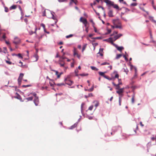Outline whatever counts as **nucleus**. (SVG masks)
Returning a JSON list of instances; mask_svg holds the SVG:
<instances>
[{
  "label": "nucleus",
  "instance_id": "nucleus-1",
  "mask_svg": "<svg viewBox=\"0 0 156 156\" xmlns=\"http://www.w3.org/2000/svg\"><path fill=\"white\" fill-rule=\"evenodd\" d=\"M70 78L69 76H68L67 78H66L64 80L65 83L69 86H71L73 84V82L69 79Z\"/></svg>",
  "mask_w": 156,
  "mask_h": 156
},
{
  "label": "nucleus",
  "instance_id": "nucleus-2",
  "mask_svg": "<svg viewBox=\"0 0 156 156\" xmlns=\"http://www.w3.org/2000/svg\"><path fill=\"white\" fill-rule=\"evenodd\" d=\"M114 73H115V76L114 77H110L109 76H105V78L107 79V80H114L115 78H118L119 77V75L117 73V72H114Z\"/></svg>",
  "mask_w": 156,
  "mask_h": 156
},
{
  "label": "nucleus",
  "instance_id": "nucleus-3",
  "mask_svg": "<svg viewBox=\"0 0 156 156\" xmlns=\"http://www.w3.org/2000/svg\"><path fill=\"white\" fill-rule=\"evenodd\" d=\"M124 88H121L116 91V93L119 94V97H120L121 98H122L123 95V93L124 92Z\"/></svg>",
  "mask_w": 156,
  "mask_h": 156
},
{
  "label": "nucleus",
  "instance_id": "nucleus-4",
  "mask_svg": "<svg viewBox=\"0 0 156 156\" xmlns=\"http://www.w3.org/2000/svg\"><path fill=\"white\" fill-rule=\"evenodd\" d=\"M80 21L84 24L85 27H86L87 22L86 19H83V17H81L80 19Z\"/></svg>",
  "mask_w": 156,
  "mask_h": 156
},
{
  "label": "nucleus",
  "instance_id": "nucleus-5",
  "mask_svg": "<svg viewBox=\"0 0 156 156\" xmlns=\"http://www.w3.org/2000/svg\"><path fill=\"white\" fill-rule=\"evenodd\" d=\"M103 1L106 3L107 5H108L109 6H112L113 5V2L109 0H103Z\"/></svg>",
  "mask_w": 156,
  "mask_h": 156
},
{
  "label": "nucleus",
  "instance_id": "nucleus-6",
  "mask_svg": "<svg viewBox=\"0 0 156 156\" xmlns=\"http://www.w3.org/2000/svg\"><path fill=\"white\" fill-rule=\"evenodd\" d=\"M73 54L74 56H76L77 58H80V55H79L77 52V51L76 48H74L73 51Z\"/></svg>",
  "mask_w": 156,
  "mask_h": 156
},
{
  "label": "nucleus",
  "instance_id": "nucleus-7",
  "mask_svg": "<svg viewBox=\"0 0 156 156\" xmlns=\"http://www.w3.org/2000/svg\"><path fill=\"white\" fill-rule=\"evenodd\" d=\"M122 36V34H119L113 37V41H115L117 39H119V37Z\"/></svg>",
  "mask_w": 156,
  "mask_h": 156
},
{
  "label": "nucleus",
  "instance_id": "nucleus-8",
  "mask_svg": "<svg viewBox=\"0 0 156 156\" xmlns=\"http://www.w3.org/2000/svg\"><path fill=\"white\" fill-rule=\"evenodd\" d=\"M34 101L36 105L37 106L38 105L39 103L38 97H36L34 98Z\"/></svg>",
  "mask_w": 156,
  "mask_h": 156
},
{
  "label": "nucleus",
  "instance_id": "nucleus-9",
  "mask_svg": "<svg viewBox=\"0 0 156 156\" xmlns=\"http://www.w3.org/2000/svg\"><path fill=\"white\" fill-rule=\"evenodd\" d=\"M105 41H107L108 42L111 43L112 44H114L113 41V37H109L107 39L105 40Z\"/></svg>",
  "mask_w": 156,
  "mask_h": 156
},
{
  "label": "nucleus",
  "instance_id": "nucleus-10",
  "mask_svg": "<svg viewBox=\"0 0 156 156\" xmlns=\"http://www.w3.org/2000/svg\"><path fill=\"white\" fill-rule=\"evenodd\" d=\"M20 42V39L17 37H16L14 39V41H13V43L16 44H17L19 43Z\"/></svg>",
  "mask_w": 156,
  "mask_h": 156
},
{
  "label": "nucleus",
  "instance_id": "nucleus-11",
  "mask_svg": "<svg viewBox=\"0 0 156 156\" xmlns=\"http://www.w3.org/2000/svg\"><path fill=\"white\" fill-rule=\"evenodd\" d=\"M108 15L109 17H113L114 16L113 15V11L111 10H109L108 12Z\"/></svg>",
  "mask_w": 156,
  "mask_h": 156
},
{
  "label": "nucleus",
  "instance_id": "nucleus-12",
  "mask_svg": "<svg viewBox=\"0 0 156 156\" xmlns=\"http://www.w3.org/2000/svg\"><path fill=\"white\" fill-rule=\"evenodd\" d=\"M112 83L114 86L116 87V89L118 90H119V89H120V86H119V84H115L114 82H113Z\"/></svg>",
  "mask_w": 156,
  "mask_h": 156
},
{
  "label": "nucleus",
  "instance_id": "nucleus-13",
  "mask_svg": "<svg viewBox=\"0 0 156 156\" xmlns=\"http://www.w3.org/2000/svg\"><path fill=\"white\" fill-rule=\"evenodd\" d=\"M33 57L34 58H35V61H37L39 58V56L37 53L35 54L34 55Z\"/></svg>",
  "mask_w": 156,
  "mask_h": 156
},
{
  "label": "nucleus",
  "instance_id": "nucleus-14",
  "mask_svg": "<svg viewBox=\"0 0 156 156\" xmlns=\"http://www.w3.org/2000/svg\"><path fill=\"white\" fill-rule=\"evenodd\" d=\"M112 22L114 25H115L119 22V21L118 20H112Z\"/></svg>",
  "mask_w": 156,
  "mask_h": 156
},
{
  "label": "nucleus",
  "instance_id": "nucleus-15",
  "mask_svg": "<svg viewBox=\"0 0 156 156\" xmlns=\"http://www.w3.org/2000/svg\"><path fill=\"white\" fill-rule=\"evenodd\" d=\"M112 6H113L114 8L117 9H119V7L118 5L117 4H114V2L113 3V5H112Z\"/></svg>",
  "mask_w": 156,
  "mask_h": 156
},
{
  "label": "nucleus",
  "instance_id": "nucleus-16",
  "mask_svg": "<svg viewBox=\"0 0 156 156\" xmlns=\"http://www.w3.org/2000/svg\"><path fill=\"white\" fill-rule=\"evenodd\" d=\"M58 64L60 65V67H64L65 65V62H59Z\"/></svg>",
  "mask_w": 156,
  "mask_h": 156
},
{
  "label": "nucleus",
  "instance_id": "nucleus-17",
  "mask_svg": "<svg viewBox=\"0 0 156 156\" xmlns=\"http://www.w3.org/2000/svg\"><path fill=\"white\" fill-rule=\"evenodd\" d=\"M16 8V5H13L12 6H11L10 7L9 9L10 10H11L12 9H15Z\"/></svg>",
  "mask_w": 156,
  "mask_h": 156
},
{
  "label": "nucleus",
  "instance_id": "nucleus-18",
  "mask_svg": "<svg viewBox=\"0 0 156 156\" xmlns=\"http://www.w3.org/2000/svg\"><path fill=\"white\" fill-rule=\"evenodd\" d=\"M122 56V55L121 54H117L115 57L116 59H118L120 58Z\"/></svg>",
  "mask_w": 156,
  "mask_h": 156
},
{
  "label": "nucleus",
  "instance_id": "nucleus-19",
  "mask_svg": "<svg viewBox=\"0 0 156 156\" xmlns=\"http://www.w3.org/2000/svg\"><path fill=\"white\" fill-rule=\"evenodd\" d=\"M116 48L117 50L120 51H121L123 49V48L122 47H117Z\"/></svg>",
  "mask_w": 156,
  "mask_h": 156
},
{
  "label": "nucleus",
  "instance_id": "nucleus-20",
  "mask_svg": "<svg viewBox=\"0 0 156 156\" xmlns=\"http://www.w3.org/2000/svg\"><path fill=\"white\" fill-rule=\"evenodd\" d=\"M115 28H118L119 29H122V26L121 24H119V25H117V24H116L115 25Z\"/></svg>",
  "mask_w": 156,
  "mask_h": 156
},
{
  "label": "nucleus",
  "instance_id": "nucleus-21",
  "mask_svg": "<svg viewBox=\"0 0 156 156\" xmlns=\"http://www.w3.org/2000/svg\"><path fill=\"white\" fill-rule=\"evenodd\" d=\"M99 74L100 75L103 76L104 78L105 76H106L105 75V73L102 72H99Z\"/></svg>",
  "mask_w": 156,
  "mask_h": 156
},
{
  "label": "nucleus",
  "instance_id": "nucleus-22",
  "mask_svg": "<svg viewBox=\"0 0 156 156\" xmlns=\"http://www.w3.org/2000/svg\"><path fill=\"white\" fill-rule=\"evenodd\" d=\"M94 103H95V106L97 107V106H98L99 104V102L98 101H95L94 102Z\"/></svg>",
  "mask_w": 156,
  "mask_h": 156
},
{
  "label": "nucleus",
  "instance_id": "nucleus-23",
  "mask_svg": "<svg viewBox=\"0 0 156 156\" xmlns=\"http://www.w3.org/2000/svg\"><path fill=\"white\" fill-rule=\"evenodd\" d=\"M123 69L124 70V71L125 72L126 74H127V73L129 72V70H128V69H127L126 67L125 68H124Z\"/></svg>",
  "mask_w": 156,
  "mask_h": 156
},
{
  "label": "nucleus",
  "instance_id": "nucleus-24",
  "mask_svg": "<svg viewBox=\"0 0 156 156\" xmlns=\"http://www.w3.org/2000/svg\"><path fill=\"white\" fill-rule=\"evenodd\" d=\"M109 64H110V63H109L106 62H103V63H101V66H102V65H109Z\"/></svg>",
  "mask_w": 156,
  "mask_h": 156
},
{
  "label": "nucleus",
  "instance_id": "nucleus-25",
  "mask_svg": "<svg viewBox=\"0 0 156 156\" xmlns=\"http://www.w3.org/2000/svg\"><path fill=\"white\" fill-rule=\"evenodd\" d=\"M33 98V97H30L28 98H26V99L28 101H32Z\"/></svg>",
  "mask_w": 156,
  "mask_h": 156
},
{
  "label": "nucleus",
  "instance_id": "nucleus-26",
  "mask_svg": "<svg viewBox=\"0 0 156 156\" xmlns=\"http://www.w3.org/2000/svg\"><path fill=\"white\" fill-rule=\"evenodd\" d=\"M3 52L5 53H7V48H6V47H4L3 48Z\"/></svg>",
  "mask_w": 156,
  "mask_h": 156
},
{
  "label": "nucleus",
  "instance_id": "nucleus-27",
  "mask_svg": "<svg viewBox=\"0 0 156 156\" xmlns=\"http://www.w3.org/2000/svg\"><path fill=\"white\" fill-rule=\"evenodd\" d=\"M71 2L70 3H71V2H74L76 5L77 4V0H71Z\"/></svg>",
  "mask_w": 156,
  "mask_h": 156
},
{
  "label": "nucleus",
  "instance_id": "nucleus-28",
  "mask_svg": "<svg viewBox=\"0 0 156 156\" xmlns=\"http://www.w3.org/2000/svg\"><path fill=\"white\" fill-rule=\"evenodd\" d=\"M131 102L132 103H134V94L131 99Z\"/></svg>",
  "mask_w": 156,
  "mask_h": 156
},
{
  "label": "nucleus",
  "instance_id": "nucleus-29",
  "mask_svg": "<svg viewBox=\"0 0 156 156\" xmlns=\"http://www.w3.org/2000/svg\"><path fill=\"white\" fill-rule=\"evenodd\" d=\"M91 68L92 69L95 70H98V69L96 67L94 66H91Z\"/></svg>",
  "mask_w": 156,
  "mask_h": 156
},
{
  "label": "nucleus",
  "instance_id": "nucleus-30",
  "mask_svg": "<svg viewBox=\"0 0 156 156\" xmlns=\"http://www.w3.org/2000/svg\"><path fill=\"white\" fill-rule=\"evenodd\" d=\"M78 72L79 71H78L77 69H76L75 70V74L76 76H78Z\"/></svg>",
  "mask_w": 156,
  "mask_h": 156
},
{
  "label": "nucleus",
  "instance_id": "nucleus-31",
  "mask_svg": "<svg viewBox=\"0 0 156 156\" xmlns=\"http://www.w3.org/2000/svg\"><path fill=\"white\" fill-rule=\"evenodd\" d=\"M77 126V125L76 124H74L70 128V129H72L76 127Z\"/></svg>",
  "mask_w": 156,
  "mask_h": 156
},
{
  "label": "nucleus",
  "instance_id": "nucleus-32",
  "mask_svg": "<svg viewBox=\"0 0 156 156\" xmlns=\"http://www.w3.org/2000/svg\"><path fill=\"white\" fill-rule=\"evenodd\" d=\"M94 88V86H93L90 88L88 90V91L90 92L92 91H93Z\"/></svg>",
  "mask_w": 156,
  "mask_h": 156
},
{
  "label": "nucleus",
  "instance_id": "nucleus-33",
  "mask_svg": "<svg viewBox=\"0 0 156 156\" xmlns=\"http://www.w3.org/2000/svg\"><path fill=\"white\" fill-rule=\"evenodd\" d=\"M23 74L22 73H20L19 78L22 79L23 76Z\"/></svg>",
  "mask_w": 156,
  "mask_h": 156
},
{
  "label": "nucleus",
  "instance_id": "nucleus-34",
  "mask_svg": "<svg viewBox=\"0 0 156 156\" xmlns=\"http://www.w3.org/2000/svg\"><path fill=\"white\" fill-rule=\"evenodd\" d=\"M122 101V99L120 97H119V105L120 106L121 105V103Z\"/></svg>",
  "mask_w": 156,
  "mask_h": 156
},
{
  "label": "nucleus",
  "instance_id": "nucleus-35",
  "mask_svg": "<svg viewBox=\"0 0 156 156\" xmlns=\"http://www.w3.org/2000/svg\"><path fill=\"white\" fill-rule=\"evenodd\" d=\"M137 5V3H132L130 5L132 6H134Z\"/></svg>",
  "mask_w": 156,
  "mask_h": 156
},
{
  "label": "nucleus",
  "instance_id": "nucleus-36",
  "mask_svg": "<svg viewBox=\"0 0 156 156\" xmlns=\"http://www.w3.org/2000/svg\"><path fill=\"white\" fill-rule=\"evenodd\" d=\"M118 33V32L116 31H114L113 33L111 34V36H113L115 34H117Z\"/></svg>",
  "mask_w": 156,
  "mask_h": 156
},
{
  "label": "nucleus",
  "instance_id": "nucleus-37",
  "mask_svg": "<svg viewBox=\"0 0 156 156\" xmlns=\"http://www.w3.org/2000/svg\"><path fill=\"white\" fill-rule=\"evenodd\" d=\"M86 46H87V44H85V45H84L83 47V48H82V51L83 52V51L85 50V48H86Z\"/></svg>",
  "mask_w": 156,
  "mask_h": 156
},
{
  "label": "nucleus",
  "instance_id": "nucleus-38",
  "mask_svg": "<svg viewBox=\"0 0 156 156\" xmlns=\"http://www.w3.org/2000/svg\"><path fill=\"white\" fill-rule=\"evenodd\" d=\"M73 34H70L69 35H67L66 36V37L67 38H68L69 37H72L73 36Z\"/></svg>",
  "mask_w": 156,
  "mask_h": 156
},
{
  "label": "nucleus",
  "instance_id": "nucleus-39",
  "mask_svg": "<svg viewBox=\"0 0 156 156\" xmlns=\"http://www.w3.org/2000/svg\"><path fill=\"white\" fill-rule=\"evenodd\" d=\"M52 83L51 82H49V83L50 84V86H51V87H53V86H54V84H55L53 82V81H52Z\"/></svg>",
  "mask_w": 156,
  "mask_h": 156
},
{
  "label": "nucleus",
  "instance_id": "nucleus-40",
  "mask_svg": "<svg viewBox=\"0 0 156 156\" xmlns=\"http://www.w3.org/2000/svg\"><path fill=\"white\" fill-rule=\"evenodd\" d=\"M30 94H33V95L34 97V98H35L36 97H38L37 96V94L35 93H31Z\"/></svg>",
  "mask_w": 156,
  "mask_h": 156
},
{
  "label": "nucleus",
  "instance_id": "nucleus-41",
  "mask_svg": "<svg viewBox=\"0 0 156 156\" xmlns=\"http://www.w3.org/2000/svg\"><path fill=\"white\" fill-rule=\"evenodd\" d=\"M63 60L64 59H62L60 57V59L58 61V63H59V62H65L64 61H63Z\"/></svg>",
  "mask_w": 156,
  "mask_h": 156
},
{
  "label": "nucleus",
  "instance_id": "nucleus-42",
  "mask_svg": "<svg viewBox=\"0 0 156 156\" xmlns=\"http://www.w3.org/2000/svg\"><path fill=\"white\" fill-rule=\"evenodd\" d=\"M118 81H119V83H118V84H119V85H120L122 84V82H121V80L119 79V78H118Z\"/></svg>",
  "mask_w": 156,
  "mask_h": 156
},
{
  "label": "nucleus",
  "instance_id": "nucleus-43",
  "mask_svg": "<svg viewBox=\"0 0 156 156\" xmlns=\"http://www.w3.org/2000/svg\"><path fill=\"white\" fill-rule=\"evenodd\" d=\"M22 79L20 78H18V82L19 83V84H20V83H21V80H22Z\"/></svg>",
  "mask_w": 156,
  "mask_h": 156
},
{
  "label": "nucleus",
  "instance_id": "nucleus-44",
  "mask_svg": "<svg viewBox=\"0 0 156 156\" xmlns=\"http://www.w3.org/2000/svg\"><path fill=\"white\" fill-rule=\"evenodd\" d=\"M5 62L7 63L9 65H11L12 63V62H11L8 61L6 60Z\"/></svg>",
  "mask_w": 156,
  "mask_h": 156
},
{
  "label": "nucleus",
  "instance_id": "nucleus-45",
  "mask_svg": "<svg viewBox=\"0 0 156 156\" xmlns=\"http://www.w3.org/2000/svg\"><path fill=\"white\" fill-rule=\"evenodd\" d=\"M93 108V106L91 105L89 108L88 110L91 111L92 110Z\"/></svg>",
  "mask_w": 156,
  "mask_h": 156
},
{
  "label": "nucleus",
  "instance_id": "nucleus-46",
  "mask_svg": "<svg viewBox=\"0 0 156 156\" xmlns=\"http://www.w3.org/2000/svg\"><path fill=\"white\" fill-rule=\"evenodd\" d=\"M41 26L42 27H43V29L45 28V25L43 23H41Z\"/></svg>",
  "mask_w": 156,
  "mask_h": 156
},
{
  "label": "nucleus",
  "instance_id": "nucleus-47",
  "mask_svg": "<svg viewBox=\"0 0 156 156\" xmlns=\"http://www.w3.org/2000/svg\"><path fill=\"white\" fill-rule=\"evenodd\" d=\"M56 85L58 86H61L65 85V84L63 83H58Z\"/></svg>",
  "mask_w": 156,
  "mask_h": 156
},
{
  "label": "nucleus",
  "instance_id": "nucleus-48",
  "mask_svg": "<svg viewBox=\"0 0 156 156\" xmlns=\"http://www.w3.org/2000/svg\"><path fill=\"white\" fill-rule=\"evenodd\" d=\"M5 11L6 12H8L9 11V9L8 8L6 7H5Z\"/></svg>",
  "mask_w": 156,
  "mask_h": 156
},
{
  "label": "nucleus",
  "instance_id": "nucleus-49",
  "mask_svg": "<svg viewBox=\"0 0 156 156\" xmlns=\"http://www.w3.org/2000/svg\"><path fill=\"white\" fill-rule=\"evenodd\" d=\"M137 73H135V74H134V75L133 78H136L137 76Z\"/></svg>",
  "mask_w": 156,
  "mask_h": 156
},
{
  "label": "nucleus",
  "instance_id": "nucleus-50",
  "mask_svg": "<svg viewBox=\"0 0 156 156\" xmlns=\"http://www.w3.org/2000/svg\"><path fill=\"white\" fill-rule=\"evenodd\" d=\"M103 48H100L99 49V52H103Z\"/></svg>",
  "mask_w": 156,
  "mask_h": 156
},
{
  "label": "nucleus",
  "instance_id": "nucleus-51",
  "mask_svg": "<svg viewBox=\"0 0 156 156\" xmlns=\"http://www.w3.org/2000/svg\"><path fill=\"white\" fill-rule=\"evenodd\" d=\"M5 34V33L3 34L2 36V37L3 39H5L6 38Z\"/></svg>",
  "mask_w": 156,
  "mask_h": 156
},
{
  "label": "nucleus",
  "instance_id": "nucleus-52",
  "mask_svg": "<svg viewBox=\"0 0 156 156\" xmlns=\"http://www.w3.org/2000/svg\"><path fill=\"white\" fill-rule=\"evenodd\" d=\"M88 75V74H80V75L81 76H87Z\"/></svg>",
  "mask_w": 156,
  "mask_h": 156
},
{
  "label": "nucleus",
  "instance_id": "nucleus-53",
  "mask_svg": "<svg viewBox=\"0 0 156 156\" xmlns=\"http://www.w3.org/2000/svg\"><path fill=\"white\" fill-rule=\"evenodd\" d=\"M30 86V85H23L22 87H29Z\"/></svg>",
  "mask_w": 156,
  "mask_h": 156
},
{
  "label": "nucleus",
  "instance_id": "nucleus-54",
  "mask_svg": "<svg viewBox=\"0 0 156 156\" xmlns=\"http://www.w3.org/2000/svg\"><path fill=\"white\" fill-rule=\"evenodd\" d=\"M60 57L61 58H62V59H65L66 58V57H65L64 56H62Z\"/></svg>",
  "mask_w": 156,
  "mask_h": 156
},
{
  "label": "nucleus",
  "instance_id": "nucleus-55",
  "mask_svg": "<svg viewBox=\"0 0 156 156\" xmlns=\"http://www.w3.org/2000/svg\"><path fill=\"white\" fill-rule=\"evenodd\" d=\"M18 56L20 58H22L23 57L21 55V54L19 53V54L18 55Z\"/></svg>",
  "mask_w": 156,
  "mask_h": 156
},
{
  "label": "nucleus",
  "instance_id": "nucleus-56",
  "mask_svg": "<svg viewBox=\"0 0 156 156\" xmlns=\"http://www.w3.org/2000/svg\"><path fill=\"white\" fill-rule=\"evenodd\" d=\"M123 57H124L125 58V60L126 61H127L128 60V58L126 57V56L125 55H123Z\"/></svg>",
  "mask_w": 156,
  "mask_h": 156
},
{
  "label": "nucleus",
  "instance_id": "nucleus-57",
  "mask_svg": "<svg viewBox=\"0 0 156 156\" xmlns=\"http://www.w3.org/2000/svg\"><path fill=\"white\" fill-rule=\"evenodd\" d=\"M42 16H46L45 11V10H44V12H43V15Z\"/></svg>",
  "mask_w": 156,
  "mask_h": 156
},
{
  "label": "nucleus",
  "instance_id": "nucleus-58",
  "mask_svg": "<svg viewBox=\"0 0 156 156\" xmlns=\"http://www.w3.org/2000/svg\"><path fill=\"white\" fill-rule=\"evenodd\" d=\"M52 71H54V72H55V74H56V75H58V72L57 71H56V70H52Z\"/></svg>",
  "mask_w": 156,
  "mask_h": 156
},
{
  "label": "nucleus",
  "instance_id": "nucleus-59",
  "mask_svg": "<svg viewBox=\"0 0 156 156\" xmlns=\"http://www.w3.org/2000/svg\"><path fill=\"white\" fill-rule=\"evenodd\" d=\"M94 11L97 15H98V16L100 15V14L99 13L97 12L95 9H94Z\"/></svg>",
  "mask_w": 156,
  "mask_h": 156
},
{
  "label": "nucleus",
  "instance_id": "nucleus-60",
  "mask_svg": "<svg viewBox=\"0 0 156 156\" xmlns=\"http://www.w3.org/2000/svg\"><path fill=\"white\" fill-rule=\"evenodd\" d=\"M58 1L59 2H62L66 1V0H58Z\"/></svg>",
  "mask_w": 156,
  "mask_h": 156
},
{
  "label": "nucleus",
  "instance_id": "nucleus-61",
  "mask_svg": "<svg viewBox=\"0 0 156 156\" xmlns=\"http://www.w3.org/2000/svg\"><path fill=\"white\" fill-rule=\"evenodd\" d=\"M44 32H45V33H47L48 34H49V32H47V31H46L45 28L44 29Z\"/></svg>",
  "mask_w": 156,
  "mask_h": 156
},
{
  "label": "nucleus",
  "instance_id": "nucleus-62",
  "mask_svg": "<svg viewBox=\"0 0 156 156\" xmlns=\"http://www.w3.org/2000/svg\"><path fill=\"white\" fill-rule=\"evenodd\" d=\"M93 96V94L92 93H90L88 94V97H92Z\"/></svg>",
  "mask_w": 156,
  "mask_h": 156
},
{
  "label": "nucleus",
  "instance_id": "nucleus-63",
  "mask_svg": "<svg viewBox=\"0 0 156 156\" xmlns=\"http://www.w3.org/2000/svg\"><path fill=\"white\" fill-rule=\"evenodd\" d=\"M100 54L101 56H103V53L102 52H98V54Z\"/></svg>",
  "mask_w": 156,
  "mask_h": 156
},
{
  "label": "nucleus",
  "instance_id": "nucleus-64",
  "mask_svg": "<svg viewBox=\"0 0 156 156\" xmlns=\"http://www.w3.org/2000/svg\"><path fill=\"white\" fill-rule=\"evenodd\" d=\"M140 125L141 126L143 127L144 126V125L142 124V123L141 122H140Z\"/></svg>",
  "mask_w": 156,
  "mask_h": 156
}]
</instances>
